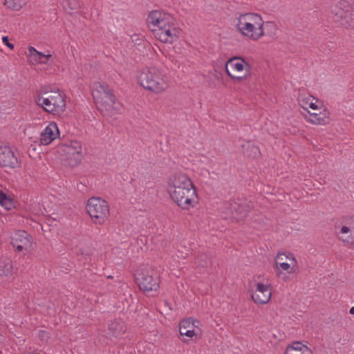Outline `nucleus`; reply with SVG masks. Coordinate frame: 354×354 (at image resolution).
Segmentation results:
<instances>
[{
    "label": "nucleus",
    "mask_w": 354,
    "mask_h": 354,
    "mask_svg": "<svg viewBox=\"0 0 354 354\" xmlns=\"http://www.w3.org/2000/svg\"><path fill=\"white\" fill-rule=\"evenodd\" d=\"M195 323H198L197 320L192 318H187L182 320L179 324V333L181 335H186L192 337L195 335L194 328L196 326Z\"/></svg>",
    "instance_id": "6ab92c4d"
},
{
    "label": "nucleus",
    "mask_w": 354,
    "mask_h": 354,
    "mask_svg": "<svg viewBox=\"0 0 354 354\" xmlns=\"http://www.w3.org/2000/svg\"><path fill=\"white\" fill-rule=\"evenodd\" d=\"M246 152L247 155L252 158H257L260 155L259 147L254 145H249Z\"/></svg>",
    "instance_id": "c756f323"
},
{
    "label": "nucleus",
    "mask_w": 354,
    "mask_h": 354,
    "mask_svg": "<svg viewBox=\"0 0 354 354\" xmlns=\"http://www.w3.org/2000/svg\"><path fill=\"white\" fill-rule=\"evenodd\" d=\"M11 245L18 251L27 250L32 245L31 237L26 231L19 230L12 236Z\"/></svg>",
    "instance_id": "ddd939ff"
},
{
    "label": "nucleus",
    "mask_w": 354,
    "mask_h": 354,
    "mask_svg": "<svg viewBox=\"0 0 354 354\" xmlns=\"http://www.w3.org/2000/svg\"><path fill=\"white\" fill-rule=\"evenodd\" d=\"M228 211L232 220L241 221L248 216L250 207L245 202L233 201L229 204Z\"/></svg>",
    "instance_id": "2eb2a0df"
},
{
    "label": "nucleus",
    "mask_w": 354,
    "mask_h": 354,
    "mask_svg": "<svg viewBox=\"0 0 354 354\" xmlns=\"http://www.w3.org/2000/svg\"><path fill=\"white\" fill-rule=\"evenodd\" d=\"M250 68V66L245 61L243 57H234L230 58L225 64V70L227 75L231 78L236 79L238 81H241L246 76H235L230 73V71L241 72L245 70L246 72H249Z\"/></svg>",
    "instance_id": "9d476101"
},
{
    "label": "nucleus",
    "mask_w": 354,
    "mask_h": 354,
    "mask_svg": "<svg viewBox=\"0 0 354 354\" xmlns=\"http://www.w3.org/2000/svg\"><path fill=\"white\" fill-rule=\"evenodd\" d=\"M154 37L163 43L172 44L176 41L180 36V30L176 28L173 24L169 25L162 30L160 29L154 30Z\"/></svg>",
    "instance_id": "9b49d317"
},
{
    "label": "nucleus",
    "mask_w": 354,
    "mask_h": 354,
    "mask_svg": "<svg viewBox=\"0 0 354 354\" xmlns=\"http://www.w3.org/2000/svg\"><path fill=\"white\" fill-rule=\"evenodd\" d=\"M59 136V131L57 124L54 122H51L41 132L39 142L43 145H48L55 140Z\"/></svg>",
    "instance_id": "f3484780"
},
{
    "label": "nucleus",
    "mask_w": 354,
    "mask_h": 354,
    "mask_svg": "<svg viewBox=\"0 0 354 354\" xmlns=\"http://www.w3.org/2000/svg\"><path fill=\"white\" fill-rule=\"evenodd\" d=\"M286 354H313L311 350L299 342L292 343L287 346Z\"/></svg>",
    "instance_id": "4be33fe9"
},
{
    "label": "nucleus",
    "mask_w": 354,
    "mask_h": 354,
    "mask_svg": "<svg viewBox=\"0 0 354 354\" xmlns=\"http://www.w3.org/2000/svg\"><path fill=\"white\" fill-rule=\"evenodd\" d=\"M29 52V57L32 56V55H40V52L37 51L34 47L30 46L28 48Z\"/></svg>",
    "instance_id": "c9c22d12"
},
{
    "label": "nucleus",
    "mask_w": 354,
    "mask_h": 354,
    "mask_svg": "<svg viewBox=\"0 0 354 354\" xmlns=\"http://www.w3.org/2000/svg\"><path fill=\"white\" fill-rule=\"evenodd\" d=\"M309 116L308 121L317 125H325L329 123V113L326 110L320 111L319 113H310L308 111Z\"/></svg>",
    "instance_id": "aec40b11"
},
{
    "label": "nucleus",
    "mask_w": 354,
    "mask_h": 354,
    "mask_svg": "<svg viewBox=\"0 0 354 354\" xmlns=\"http://www.w3.org/2000/svg\"><path fill=\"white\" fill-rule=\"evenodd\" d=\"M28 0H5V5L8 8L19 10L27 3Z\"/></svg>",
    "instance_id": "a878e982"
},
{
    "label": "nucleus",
    "mask_w": 354,
    "mask_h": 354,
    "mask_svg": "<svg viewBox=\"0 0 354 354\" xmlns=\"http://www.w3.org/2000/svg\"><path fill=\"white\" fill-rule=\"evenodd\" d=\"M45 54L40 53V55H32L31 57H30V62L35 64H45L46 61L43 60V58H44Z\"/></svg>",
    "instance_id": "2f4dec72"
},
{
    "label": "nucleus",
    "mask_w": 354,
    "mask_h": 354,
    "mask_svg": "<svg viewBox=\"0 0 354 354\" xmlns=\"http://www.w3.org/2000/svg\"><path fill=\"white\" fill-rule=\"evenodd\" d=\"M288 262L275 263L278 269L286 271L288 274L295 273L298 270V262L295 258H290Z\"/></svg>",
    "instance_id": "b1692460"
},
{
    "label": "nucleus",
    "mask_w": 354,
    "mask_h": 354,
    "mask_svg": "<svg viewBox=\"0 0 354 354\" xmlns=\"http://www.w3.org/2000/svg\"><path fill=\"white\" fill-rule=\"evenodd\" d=\"M163 14L164 12L158 10H152L149 13L147 18V24L152 32L153 28L158 26V24H160V21L163 18Z\"/></svg>",
    "instance_id": "5701e85b"
},
{
    "label": "nucleus",
    "mask_w": 354,
    "mask_h": 354,
    "mask_svg": "<svg viewBox=\"0 0 354 354\" xmlns=\"http://www.w3.org/2000/svg\"><path fill=\"white\" fill-rule=\"evenodd\" d=\"M2 41L10 49H13L14 48V45L9 42V38H8V36H3L2 37Z\"/></svg>",
    "instance_id": "f704fd0d"
},
{
    "label": "nucleus",
    "mask_w": 354,
    "mask_h": 354,
    "mask_svg": "<svg viewBox=\"0 0 354 354\" xmlns=\"http://www.w3.org/2000/svg\"><path fill=\"white\" fill-rule=\"evenodd\" d=\"M137 78L141 86L155 94L163 93L169 87V80L166 73L156 66L142 68L138 72Z\"/></svg>",
    "instance_id": "7ed1b4c3"
},
{
    "label": "nucleus",
    "mask_w": 354,
    "mask_h": 354,
    "mask_svg": "<svg viewBox=\"0 0 354 354\" xmlns=\"http://www.w3.org/2000/svg\"><path fill=\"white\" fill-rule=\"evenodd\" d=\"M237 30L243 35L252 40H257L265 35L264 30H276L273 22H263L260 15L252 12L241 15L236 24Z\"/></svg>",
    "instance_id": "f03ea898"
},
{
    "label": "nucleus",
    "mask_w": 354,
    "mask_h": 354,
    "mask_svg": "<svg viewBox=\"0 0 354 354\" xmlns=\"http://www.w3.org/2000/svg\"><path fill=\"white\" fill-rule=\"evenodd\" d=\"M86 211L95 223L102 224L109 216L107 202L101 198H91L88 201Z\"/></svg>",
    "instance_id": "0eeeda50"
},
{
    "label": "nucleus",
    "mask_w": 354,
    "mask_h": 354,
    "mask_svg": "<svg viewBox=\"0 0 354 354\" xmlns=\"http://www.w3.org/2000/svg\"><path fill=\"white\" fill-rule=\"evenodd\" d=\"M290 258L295 257L290 253H279L275 259V263H279L281 262H288V259H290Z\"/></svg>",
    "instance_id": "c85d7f7f"
},
{
    "label": "nucleus",
    "mask_w": 354,
    "mask_h": 354,
    "mask_svg": "<svg viewBox=\"0 0 354 354\" xmlns=\"http://www.w3.org/2000/svg\"><path fill=\"white\" fill-rule=\"evenodd\" d=\"M270 285H264L262 283H257V288L252 294L253 301L259 304L268 303L271 297Z\"/></svg>",
    "instance_id": "dca6fc26"
},
{
    "label": "nucleus",
    "mask_w": 354,
    "mask_h": 354,
    "mask_svg": "<svg viewBox=\"0 0 354 354\" xmlns=\"http://www.w3.org/2000/svg\"><path fill=\"white\" fill-rule=\"evenodd\" d=\"M67 6L71 10H77L80 7L79 0H67Z\"/></svg>",
    "instance_id": "473e14b6"
},
{
    "label": "nucleus",
    "mask_w": 354,
    "mask_h": 354,
    "mask_svg": "<svg viewBox=\"0 0 354 354\" xmlns=\"http://www.w3.org/2000/svg\"><path fill=\"white\" fill-rule=\"evenodd\" d=\"M350 314L351 315H354V306L352 307L351 309H350V311H349Z\"/></svg>",
    "instance_id": "e433bc0d"
},
{
    "label": "nucleus",
    "mask_w": 354,
    "mask_h": 354,
    "mask_svg": "<svg viewBox=\"0 0 354 354\" xmlns=\"http://www.w3.org/2000/svg\"><path fill=\"white\" fill-rule=\"evenodd\" d=\"M135 280L139 288L145 292L156 291L159 288V279L152 270L147 268L137 270Z\"/></svg>",
    "instance_id": "6e6552de"
},
{
    "label": "nucleus",
    "mask_w": 354,
    "mask_h": 354,
    "mask_svg": "<svg viewBox=\"0 0 354 354\" xmlns=\"http://www.w3.org/2000/svg\"><path fill=\"white\" fill-rule=\"evenodd\" d=\"M127 327L124 322L115 320L111 322L108 326V335L112 337H120L126 331Z\"/></svg>",
    "instance_id": "412c9836"
},
{
    "label": "nucleus",
    "mask_w": 354,
    "mask_h": 354,
    "mask_svg": "<svg viewBox=\"0 0 354 354\" xmlns=\"http://www.w3.org/2000/svg\"><path fill=\"white\" fill-rule=\"evenodd\" d=\"M57 151L63 164L71 167L77 166L83 158L82 145L77 140H72L60 145Z\"/></svg>",
    "instance_id": "423d86ee"
},
{
    "label": "nucleus",
    "mask_w": 354,
    "mask_h": 354,
    "mask_svg": "<svg viewBox=\"0 0 354 354\" xmlns=\"http://www.w3.org/2000/svg\"><path fill=\"white\" fill-rule=\"evenodd\" d=\"M0 205L6 209H10L13 207V201L2 191L0 190Z\"/></svg>",
    "instance_id": "bb28decb"
},
{
    "label": "nucleus",
    "mask_w": 354,
    "mask_h": 354,
    "mask_svg": "<svg viewBox=\"0 0 354 354\" xmlns=\"http://www.w3.org/2000/svg\"><path fill=\"white\" fill-rule=\"evenodd\" d=\"M35 100L45 111L54 115H60L66 110L65 96L59 89L44 88L37 93Z\"/></svg>",
    "instance_id": "39448f33"
},
{
    "label": "nucleus",
    "mask_w": 354,
    "mask_h": 354,
    "mask_svg": "<svg viewBox=\"0 0 354 354\" xmlns=\"http://www.w3.org/2000/svg\"><path fill=\"white\" fill-rule=\"evenodd\" d=\"M196 263L203 268L207 267L209 263V259L207 255L204 254L199 255L196 259Z\"/></svg>",
    "instance_id": "7c9ffc66"
},
{
    "label": "nucleus",
    "mask_w": 354,
    "mask_h": 354,
    "mask_svg": "<svg viewBox=\"0 0 354 354\" xmlns=\"http://www.w3.org/2000/svg\"><path fill=\"white\" fill-rule=\"evenodd\" d=\"M0 165L8 169L19 167L17 158L9 146L0 145Z\"/></svg>",
    "instance_id": "f8f14e48"
},
{
    "label": "nucleus",
    "mask_w": 354,
    "mask_h": 354,
    "mask_svg": "<svg viewBox=\"0 0 354 354\" xmlns=\"http://www.w3.org/2000/svg\"><path fill=\"white\" fill-rule=\"evenodd\" d=\"M13 270L12 262L8 257L0 258V275L8 276L12 274Z\"/></svg>",
    "instance_id": "393cba45"
},
{
    "label": "nucleus",
    "mask_w": 354,
    "mask_h": 354,
    "mask_svg": "<svg viewBox=\"0 0 354 354\" xmlns=\"http://www.w3.org/2000/svg\"><path fill=\"white\" fill-rule=\"evenodd\" d=\"M348 3L349 1L348 0H342L338 3V6L333 11L334 20L345 28L354 26V10L344 9Z\"/></svg>",
    "instance_id": "1a4fd4ad"
},
{
    "label": "nucleus",
    "mask_w": 354,
    "mask_h": 354,
    "mask_svg": "<svg viewBox=\"0 0 354 354\" xmlns=\"http://www.w3.org/2000/svg\"><path fill=\"white\" fill-rule=\"evenodd\" d=\"M93 97L98 110L104 115L111 117L121 110V104L106 84H95Z\"/></svg>",
    "instance_id": "20e7f679"
},
{
    "label": "nucleus",
    "mask_w": 354,
    "mask_h": 354,
    "mask_svg": "<svg viewBox=\"0 0 354 354\" xmlns=\"http://www.w3.org/2000/svg\"><path fill=\"white\" fill-rule=\"evenodd\" d=\"M167 185L171 198L181 209L187 210L198 203L195 187L185 174L176 172L171 174L167 180Z\"/></svg>",
    "instance_id": "f257e3e1"
},
{
    "label": "nucleus",
    "mask_w": 354,
    "mask_h": 354,
    "mask_svg": "<svg viewBox=\"0 0 354 354\" xmlns=\"http://www.w3.org/2000/svg\"><path fill=\"white\" fill-rule=\"evenodd\" d=\"M189 253V248L186 247H183L182 250H178L177 253V257L180 259H185L187 257Z\"/></svg>",
    "instance_id": "72a5a7b5"
},
{
    "label": "nucleus",
    "mask_w": 354,
    "mask_h": 354,
    "mask_svg": "<svg viewBox=\"0 0 354 354\" xmlns=\"http://www.w3.org/2000/svg\"><path fill=\"white\" fill-rule=\"evenodd\" d=\"M50 57H51V55L48 54V55H45L44 58L48 59V58H50Z\"/></svg>",
    "instance_id": "4c0bfd02"
},
{
    "label": "nucleus",
    "mask_w": 354,
    "mask_h": 354,
    "mask_svg": "<svg viewBox=\"0 0 354 354\" xmlns=\"http://www.w3.org/2000/svg\"><path fill=\"white\" fill-rule=\"evenodd\" d=\"M162 17L163 18L160 21V24H158V26L153 28V34L155 31L154 30L160 29V30H162L163 28H166L167 25H169L171 23V19L169 15L164 12Z\"/></svg>",
    "instance_id": "cd10ccee"
},
{
    "label": "nucleus",
    "mask_w": 354,
    "mask_h": 354,
    "mask_svg": "<svg viewBox=\"0 0 354 354\" xmlns=\"http://www.w3.org/2000/svg\"><path fill=\"white\" fill-rule=\"evenodd\" d=\"M338 235L339 239L343 242L354 245V217L344 220Z\"/></svg>",
    "instance_id": "4468645a"
},
{
    "label": "nucleus",
    "mask_w": 354,
    "mask_h": 354,
    "mask_svg": "<svg viewBox=\"0 0 354 354\" xmlns=\"http://www.w3.org/2000/svg\"><path fill=\"white\" fill-rule=\"evenodd\" d=\"M298 102L304 109L310 108L313 110H317L319 105L317 104L318 100L308 93H300L298 96Z\"/></svg>",
    "instance_id": "a211bd4d"
}]
</instances>
